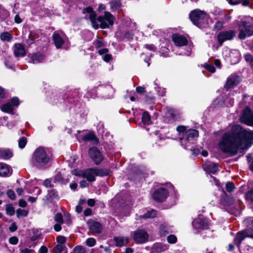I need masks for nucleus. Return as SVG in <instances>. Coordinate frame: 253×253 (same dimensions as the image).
I'll return each instance as SVG.
<instances>
[{
    "label": "nucleus",
    "instance_id": "obj_31",
    "mask_svg": "<svg viewBox=\"0 0 253 253\" xmlns=\"http://www.w3.org/2000/svg\"><path fill=\"white\" fill-rule=\"evenodd\" d=\"M66 248L64 245H57L54 248L55 253H67Z\"/></svg>",
    "mask_w": 253,
    "mask_h": 253
},
{
    "label": "nucleus",
    "instance_id": "obj_27",
    "mask_svg": "<svg viewBox=\"0 0 253 253\" xmlns=\"http://www.w3.org/2000/svg\"><path fill=\"white\" fill-rule=\"evenodd\" d=\"M12 38V35L8 32H3L0 35V39L3 42H10Z\"/></svg>",
    "mask_w": 253,
    "mask_h": 253
},
{
    "label": "nucleus",
    "instance_id": "obj_36",
    "mask_svg": "<svg viewBox=\"0 0 253 253\" xmlns=\"http://www.w3.org/2000/svg\"><path fill=\"white\" fill-rule=\"evenodd\" d=\"M96 243V240L93 238H88L85 241L86 245L89 247H93Z\"/></svg>",
    "mask_w": 253,
    "mask_h": 253
},
{
    "label": "nucleus",
    "instance_id": "obj_35",
    "mask_svg": "<svg viewBox=\"0 0 253 253\" xmlns=\"http://www.w3.org/2000/svg\"><path fill=\"white\" fill-rule=\"evenodd\" d=\"M74 253H86V248L82 246H77L74 249Z\"/></svg>",
    "mask_w": 253,
    "mask_h": 253
},
{
    "label": "nucleus",
    "instance_id": "obj_61",
    "mask_svg": "<svg viewBox=\"0 0 253 253\" xmlns=\"http://www.w3.org/2000/svg\"><path fill=\"white\" fill-rule=\"evenodd\" d=\"M60 223H56L54 226V229L56 231H60L61 229V226Z\"/></svg>",
    "mask_w": 253,
    "mask_h": 253
},
{
    "label": "nucleus",
    "instance_id": "obj_18",
    "mask_svg": "<svg viewBox=\"0 0 253 253\" xmlns=\"http://www.w3.org/2000/svg\"><path fill=\"white\" fill-rule=\"evenodd\" d=\"M171 39L174 44L177 46H184L186 45L188 42L187 39L186 37L178 34H172Z\"/></svg>",
    "mask_w": 253,
    "mask_h": 253
},
{
    "label": "nucleus",
    "instance_id": "obj_33",
    "mask_svg": "<svg viewBox=\"0 0 253 253\" xmlns=\"http://www.w3.org/2000/svg\"><path fill=\"white\" fill-rule=\"evenodd\" d=\"M157 214V211L154 210H152L151 211H149L142 216V217L145 218H154L156 216Z\"/></svg>",
    "mask_w": 253,
    "mask_h": 253
},
{
    "label": "nucleus",
    "instance_id": "obj_7",
    "mask_svg": "<svg viewBox=\"0 0 253 253\" xmlns=\"http://www.w3.org/2000/svg\"><path fill=\"white\" fill-rule=\"evenodd\" d=\"M114 17L109 12L105 11L103 16H99L96 18L97 22H99L100 26L102 29L109 28L114 24Z\"/></svg>",
    "mask_w": 253,
    "mask_h": 253
},
{
    "label": "nucleus",
    "instance_id": "obj_24",
    "mask_svg": "<svg viewBox=\"0 0 253 253\" xmlns=\"http://www.w3.org/2000/svg\"><path fill=\"white\" fill-rule=\"evenodd\" d=\"M83 140L85 142H91L92 144H97L98 142V139L96 137L95 134L92 132H89L83 137Z\"/></svg>",
    "mask_w": 253,
    "mask_h": 253
},
{
    "label": "nucleus",
    "instance_id": "obj_58",
    "mask_svg": "<svg viewBox=\"0 0 253 253\" xmlns=\"http://www.w3.org/2000/svg\"><path fill=\"white\" fill-rule=\"evenodd\" d=\"M88 183L84 180H83L81 181L80 182V186L82 188L86 187L88 186Z\"/></svg>",
    "mask_w": 253,
    "mask_h": 253
},
{
    "label": "nucleus",
    "instance_id": "obj_42",
    "mask_svg": "<svg viewBox=\"0 0 253 253\" xmlns=\"http://www.w3.org/2000/svg\"><path fill=\"white\" fill-rule=\"evenodd\" d=\"M160 231L161 234L164 235L168 234L169 232H170L169 229L167 225L166 224H163L161 226Z\"/></svg>",
    "mask_w": 253,
    "mask_h": 253
},
{
    "label": "nucleus",
    "instance_id": "obj_23",
    "mask_svg": "<svg viewBox=\"0 0 253 253\" xmlns=\"http://www.w3.org/2000/svg\"><path fill=\"white\" fill-rule=\"evenodd\" d=\"M204 169L207 171L215 174L218 170V165L210 162L206 163L204 165Z\"/></svg>",
    "mask_w": 253,
    "mask_h": 253
},
{
    "label": "nucleus",
    "instance_id": "obj_47",
    "mask_svg": "<svg viewBox=\"0 0 253 253\" xmlns=\"http://www.w3.org/2000/svg\"><path fill=\"white\" fill-rule=\"evenodd\" d=\"M204 67L209 72L213 73L215 72V69L214 67L211 64H205L204 65Z\"/></svg>",
    "mask_w": 253,
    "mask_h": 253
},
{
    "label": "nucleus",
    "instance_id": "obj_25",
    "mask_svg": "<svg viewBox=\"0 0 253 253\" xmlns=\"http://www.w3.org/2000/svg\"><path fill=\"white\" fill-rule=\"evenodd\" d=\"M13 156L12 152L8 149L0 148V158L7 160Z\"/></svg>",
    "mask_w": 253,
    "mask_h": 253
},
{
    "label": "nucleus",
    "instance_id": "obj_34",
    "mask_svg": "<svg viewBox=\"0 0 253 253\" xmlns=\"http://www.w3.org/2000/svg\"><path fill=\"white\" fill-rule=\"evenodd\" d=\"M6 212L7 214L12 216L14 214L15 211L14 208L11 205L7 204L5 207Z\"/></svg>",
    "mask_w": 253,
    "mask_h": 253
},
{
    "label": "nucleus",
    "instance_id": "obj_38",
    "mask_svg": "<svg viewBox=\"0 0 253 253\" xmlns=\"http://www.w3.org/2000/svg\"><path fill=\"white\" fill-rule=\"evenodd\" d=\"M246 61L249 63L252 67L253 68V56L250 54H246L245 55Z\"/></svg>",
    "mask_w": 253,
    "mask_h": 253
},
{
    "label": "nucleus",
    "instance_id": "obj_6",
    "mask_svg": "<svg viewBox=\"0 0 253 253\" xmlns=\"http://www.w3.org/2000/svg\"><path fill=\"white\" fill-rule=\"evenodd\" d=\"M239 38L244 40L247 37L253 36V25L247 21H240L238 24Z\"/></svg>",
    "mask_w": 253,
    "mask_h": 253
},
{
    "label": "nucleus",
    "instance_id": "obj_32",
    "mask_svg": "<svg viewBox=\"0 0 253 253\" xmlns=\"http://www.w3.org/2000/svg\"><path fill=\"white\" fill-rule=\"evenodd\" d=\"M142 121L145 125H149L151 124V118L148 112L143 113L142 117Z\"/></svg>",
    "mask_w": 253,
    "mask_h": 253
},
{
    "label": "nucleus",
    "instance_id": "obj_9",
    "mask_svg": "<svg viewBox=\"0 0 253 253\" xmlns=\"http://www.w3.org/2000/svg\"><path fill=\"white\" fill-rule=\"evenodd\" d=\"M52 37L53 42L57 48H61L67 39L65 34L60 31L54 32Z\"/></svg>",
    "mask_w": 253,
    "mask_h": 253
},
{
    "label": "nucleus",
    "instance_id": "obj_17",
    "mask_svg": "<svg viewBox=\"0 0 253 253\" xmlns=\"http://www.w3.org/2000/svg\"><path fill=\"white\" fill-rule=\"evenodd\" d=\"M241 81L240 76L236 74L230 75L227 79L225 87L227 89L234 87L237 85Z\"/></svg>",
    "mask_w": 253,
    "mask_h": 253
},
{
    "label": "nucleus",
    "instance_id": "obj_14",
    "mask_svg": "<svg viewBox=\"0 0 253 253\" xmlns=\"http://www.w3.org/2000/svg\"><path fill=\"white\" fill-rule=\"evenodd\" d=\"M133 238L136 243L142 244L148 241V234L145 230L138 229L134 232Z\"/></svg>",
    "mask_w": 253,
    "mask_h": 253
},
{
    "label": "nucleus",
    "instance_id": "obj_39",
    "mask_svg": "<svg viewBox=\"0 0 253 253\" xmlns=\"http://www.w3.org/2000/svg\"><path fill=\"white\" fill-rule=\"evenodd\" d=\"M27 143V139L25 137H21L18 141V146L21 149L25 147Z\"/></svg>",
    "mask_w": 253,
    "mask_h": 253
},
{
    "label": "nucleus",
    "instance_id": "obj_1",
    "mask_svg": "<svg viewBox=\"0 0 253 253\" xmlns=\"http://www.w3.org/2000/svg\"><path fill=\"white\" fill-rule=\"evenodd\" d=\"M253 144V131H248L240 125L233 126L231 130L224 133L218 143L219 148L224 153L234 156Z\"/></svg>",
    "mask_w": 253,
    "mask_h": 253
},
{
    "label": "nucleus",
    "instance_id": "obj_26",
    "mask_svg": "<svg viewBox=\"0 0 253 253\" xmlns=\"http://www.w3.org/2000/svg\"><path fill=\"white\" fill-rule=\"evenodd\" d=\"M10 173V169L9 166L5 164L1 163L0 164V176H8Z\"/></svg>",
    "mask_w": 253,
    "mask_h": 253
},
{
    "label": "nucleus",
    "instance_id": "obj_64",
    "mask_svg": "<svg viewBox=\"0 0 253 253\" xmlns=\"http://www.w3.org/2000/svg\"><path fill=\"white\" fill-rule=\"evenodd\" d=\"M40 253H47V248L45 246H42L40 249Z\"/></svg>",
    "mask_w": 253,
    "mask_h": 253
},
{
    "label": "nucleus",
    "instance_id": "obj_45",
    "mask_svg": "<svg viewBox=\"0 0 253 253\" xmlns=\"http://www.w3.org/2000/svg\"><path fill=\"white\" fill-rule=\"evenodd\" d=\"M168 242L170 244L175 243L177 241V238L174 235H170L167 237Z\"/></svg>",
    "mask_w": 253,
    "mask_h": 253
},
{
    "label": "nucleus",
    "instance_id": "obj_37",
    "mask_svg": "<svg viewBox=\"0 0 253 253\" xmlns=\"http://www.w3.org/2000/svg\"><path fill=\"white\" fill-rule=\"evenodd\" d=\"M225 188L227 192H232L235 189V187L233 183L228 182L226 184Z\"/></svg>",
    "mask_w": 253,
    "mask_h": 253
},
{
    "label": "nucleus",
    "instance_id": "obj_8",
    "mask_svg": "<svg viewBox=\"0 0 253 253\" xmlns=\"http://www.w3.org/2000/svg\"><path fill=\"white\" fill-rule=\"evenodd\" d=\"M184 136L181 139L182 145H185V148L188 149L190 144L194 143L195 138L199 135L198 131L196 129H189L184 134Z\"/></svg>",
    "mask_w": 253,
    "mask_h": 253
},
{
    "label": "nucleus",
    "instance_id": "obj_11",
    "mask_svg": "<svg viewBox=\"0 0 253 253\" xmlns=\"http://www.w3.org/2000/svg\"><path fill=\"white\" fill-rule=\"evenodd\" d=\"M83 13L88 14V15L85 16V18L86 19L88 18L90 20L93 28L97 29L99 28V24L96 21V14L91 7L88 6L84 8L83 10Z\"/></svg>",
    "mask_w": 253,
    "mask_h": 253
},
{
    "label": "nucleus",
    "instance_id": "obj_43",
    "mask_svg": "<svg viewBox=\"0 0 253 253\" xmlns=\"http://www.w3.org/2000/svg\"><path fill=\"white\" fill-rule=\"evenodd\" d=\"M54 220L58 223L62 224L63 223V216L61 213H57L54 216Z\"/></svg>",
    "mask_w": 253,
    "mask_h": 253
},
{
    "label": "nucleus",
    "instance_id": "obj_60",
    "mask_svg": "<svg viewBox=\"0 0 253 253\" xmlns=\"http://www.w3.org/2000/svg\"><path fill=\"white\" fill-rule=\"evenodd\" d=\"M19 205L21 207L24 208L26 207L27 203L26 201L24 200L23 199H21L19 201Z\"/></svg>",
    "mask_w": 253,
    "mask_h": 253
},
{
    "label": "nucleus",
    "instance_id": "obj_59",
    "mask_svg": "<svg viewBox=\"0 0 253 253\" xmlns=\"http://www.w3.org/2000/svg\"><path fill=\"white\" fill-rule=\"evenodd\" d=\"M145 47L150 50L154 51L156 49V47L154 44H145Z\"/></svg>",
    "mask_w": 253,
    "mask_h": 253
},
{
    "label": "nucleus",
    "instance_id": "obj_16",
    "mask_svg": "<svg viewBox=\"0 0 253 253\" xmlns=\"http://www.w3.org/2000/svg\"><path fill=\"white\" fill-rule=\"evenodd\" d=\"M168 194L167 189L163 188H159L154 192L153 198L156 201L162 202L167 199Z\"/></svg>",
    "mask_w": 253,
    "mask_h": 253
},
{
    "label": "nucleus",
    "instance_id": "obj_53",
    "mask_svg": "<svg viewBox=\"0 0 253 253\" xmlns=\"http://www.w3.org/2000/svg\"><path fill=\"white\" fill-rule=\"evenodd\" d=\"M20 251L21 253H35L34 250L28 248L20 249Z\"/></svg>",
    "mask_w": 253,
    "mask_h": 253
},
{
    "label": "nucleus",
    "instance_id": "obj_48",
    "mask_svg": "<svg viewBox=\"0 0 253 253\" xmlns=\"http://www.w3.org/2000/svg\"><path fill=\"white\" fill-rule=\"evenodd\" d=\"M28 213V211L24 210L19 209L17 211V215L18 217L21 215L26 216Z\"/></svg>",
    "mask_w": 253,
    "mask_h": 253
},
{
    "label": "nucleus",
    "instance_id": "obj_5",
    "mask_svg": "<svg viewBox=\"0 0 253 253\" xmlns=\"http://www.w3.org/2000/svg\"><path fill=\"white\" fill-rule=\"evenodd\" d=\"M189 17L193 23L199 27L207 22L208 15L204 11L195 9L192 11Z\"/></svg>",
    "mask_w": 253,
    "mask_h": 253
},
{
    "label": "nucleus",
    "instance_id": "obj_63",
    "mask_svg": "<svg viewBox=\"0 0 253 253\" xmlns=\"http://www.w3.org/2000/svg\"><path fill=\"white\" fill-rule=\"evenodd\" d=\"M95 200L93 199H89L87 201V204L88 206L92 207L95 205Z\"/></svg>",
    "mask_w": 253,
    "mask_h": 253
},
{
    "label": "nucleus",
    "instance_id": "obj_4",
    "mask_svg": "<svg viewBox=\"0 0 253 253\" xmlns=\"http://www.w3.org/2000/svg\"><path fill=\"white\" fill-rule=\"evenodd\" d=\"M244 222L248 228L240 231L236 234L234 239V243L238 247H240L242 241L246 237L253 238V217L246 218Z\"/></svg>",
    "mask_w": 253,
    "mask_h": 253
},
{
    "label": "nucleus",
    "instance_id": "obj_30",
    "mask_svg": "<svg viewBox=\"0 0 253 253\" xmlns=\"http://www.w3.org/2000/svg\"><path fill=\"white\" fill-rule=\"evenodd\" d=\"M1 110L4 112L11 113L13 112V108L12 105L10 103L8 102L1 106Z\"/></svg>",
    "mask_w": 253,
    "mask_h": 253
},
{
    "label": "nucleus",
    "instance_id": "obj_13",
    "mask_svg": "<svg viewBox=\"0 0 253 253\" xmlns=\"http://www.w3.org/2000/svg\"><path fill=\"white\" fill-rule=\"evenodd\" d=\"M88 155L96 165H99L103 160L101 153L96 147H93L89 149Z\"/></svg>",
    "mask_w": 253,
    "mask_h": 253
},
{
    "label": "nucleus",
    "instance_id": "obj_62",
    "mask_svg": "<svg viewBox=\"0 0 253 253\" xmlns=\"http://www.w3.org/2000/svg\"><path fill=\"white\" fill-rule=\"evenodd\" d=\"M14 21L16 23H20L22 22V20L20 17L19 15L18 14H16L14 18Z\"/></svg>",
    "mask_w": 253,
    "mask_h": 253
},
{
    "label": "nucleus",
    "instance_id": "obj_55",
    "mask_svg": "<svg viewBox=\"0 0 253 253\" xmlns=\"http://www.w3.org/2000/svg\"><path fill=\"white\" fill-rule=\"evenodd\" d=\"M9 229L11 232H14L17 229V227L15 222L11 224L10 226L9 227Z\"/></svg>",
    "mask_w": 253,
    "mask_h": 253
},
{
    "label": "nucleus",
    "instance_id": "obj_40",
    "mask_svg": "<svg viewBox=\"0 0 253 253\" xmlns=\"http://www.w3.org/2000/svg\"><path fill=\"white\" fill-rule=\"evenodd\" d=\"M245 198L247 201L253 202V188L246 194Z\"/></svg>",
    "mask_w": 253,
    "mask_h": 253
},
{
    "label": "nucleus",
    "instance_id": "obj_19",
    "mask_svg": "<svg viewBox=\"0 0 253 253\" xmlns=\"http://www.w3.org/2000/svg\"><path fill=\"white\" fill-rule=\"evenodd\" d=\"M14 54L16 57H23L26 54L24 46L21 43H15L14 45Z\"/></svg>",
    "mask_w": 253,
    "mask_h": 253
},
{
    "label": "nucleus",
    "instance_id": "obj_49",
    "mask_svg": "<svg viewBox=\"0 0 253 253\" xmlns=\"http://www.w3.org/2000/svg\"><path fill=\"white\" fill-rule=\"evenodd\" d=\"M8 197L11 200H14L15 198V194L13 191L12 190H8L7 192Z\"/></svg>",
    "mask_w": 253,
    "mask_h": 253
},
{
    "label": "nucleus",
    "instance_id": "obj_46",
    "mask_svg": "<svg viewBox=\"0 0 253 253\" xmlns=\"http://www.w3.org/2000/svg\"><path fill=\"white\" fill-rule=\"evenodd\" d=\"M56 241L59 243L58 245H64L66 242V238L64 236H59L57 237Z\"/></svg>",
    "mask_w": 253,
    "mask_h": 253
},
{
    "label": "nucleus",
    "instance_id": "obj_28",
    "mask_svg": "<svg viewBox=\"0 0 253 253\" xmlns=\"http://www.w3.org/2000/svg\"><path fill=\"white\" fill-rule=\"evenodd\" d=\"M111 9L113 11L119 10L121 6V3L120 1L114 0L109 2Z\"/></svg>",
    "mask_w": 253,
    "mask_h": 253
},
{
    "label": "nucleus",
    "instance_id": "obj_29",
    "mask_svg": "<svg viewBox=\"0 0 253 253\" xmlns=\"http://www.w3.org/2000/svg\"><path fill=\"white\" fill-rule=\"evenodd\" d=\"M123 25L126 27L130 28L132 30H135L136 28L135 23H132L129 18H126L123 21Z\"/></svg>",
    "mask_w": 253,
    "mask_h": 253
},
{
    "label": "nucleus",
    "instance_id": "obj_56",
    "mask_svg": "<svg viewBox=\"0 0 253 253\" xmlns=\"http://www.w3.org/2000/svg\"><path fill=\"white\" fill-rule=\"evenodd\" d=\"M136 91H137V93L141 94V93H144L145 91V90L144 87L141 86H139L136 87Z\"/></svg>",
    "mask_w": 253,
    "mask_h": 253
},
{
    "label": "nucleus",
    "instance_id": "obj_52",
    "mask_svg": "<svg viewBox=\"0 0 253 253\" xmlns=\"http://www.w3.org/2000/svg\"><path fill=\"white\" fill-rule=\"evenodd\" d=\"M223 26V23L220 21H217L214 25V29L217 30H220Z\"/></svg>",
    "mask_w": 253,
    "mask_h": 253
},
{
    "label": "nucleus",
    "instance_id": "obj_12",
    "mask_svg": "<svg viewBox=\"0 0 253 253\" xmlns=\"http://www.w3.org/2000/svg\"><path fill=\"white\" fill-rule=\"evenodd\" d=\"M241 122L248 126H253V112L249 107H246L240 117Z\"/></svg>",
    "mask_w": 253,
    "mask_h": 253
},
{
    "label": "nucleus",
    "instance_id": "obj_51",
    "mask_svg": "<svg viewBox=\"0 0 253 253\" xmlns=\"http://www.w3.org/2000/svg\"><path fill=\"white\" fill-rule=\"evenodd\" d=\"M102 58L105 62H108L112 59V55L109 54H105L102 56Z\"/></svg>",
    "mask_w": 253,
    "mask_h": 253
},
{
    "label": "nucleus",
    "instance_id": "obj_22",
    "mask_svg": "<svg viewBox=\"0 0 253 253\" xmlns=\"http://www.w3.org/2000/svg\"><path fill=\"white\" fill-rule=\"evenodd\" d=\"M114 240L117 247H123L127 245L129 241V238L127 237L119 236L114 238Z\"/></svg>",
    "mask_w": 253,
    "mask_h": 253
},
{
    "label": "nucleus",
    "instance_id": "obj_3",
    "mask_svg": "<svg viewBox=\"0 0 253 253\" xmlns=\"http://www.w3.org/2000/svg\"><path fill=\"white\" fill-rule=\"evenodd\" d=\"M109 172L107 170L98 169H87L84 170H79L74 173L75 175L86 178L89 182H93L95 180V176H103L107 175Z\"/></svg>",
    "mask_w": 253,
    "mask_h": 253
},
{
    "label": "nucleus",
    "instance_id": "obj_21",
    "mask_svg": "<svg viewBox=\"0 0 253 253\" xmlns=\"http://www.w3.org/2000/svg\"><path fill=\"white\" fill-rule=\"evenodd\" d=\"M89 230L94 233H100L101 232L102 227L101 224L96 221H91L88 223Z\"/></svg>",
    "mask_w": 253,
    "mask_h": 253
},
{
    "label": "nucleus",
    "instance_id": "obj_2",
    "mask_svg": "<svg viewBox=\"0 0 253 253\" xmlns=\"http://www.w3.org/2000/svg\"><path fill=\"white\" fill-rule=\"evenodd\" d=\"M52 155L48 148L39 147L32 154L31 163L32 165L40 169H45L50 166Z\"/></svg>",
    "mask_w": 253,
    "mask_h": 253
},
{
    "label": "nucleus",
    "instance_id": "obj_50",
    "mask_svg": "<svg viewBox=\"0 0 253 253\" xmlns=\"http://www.w3.org/2000/svg\"><path fill=\"white\" fill-rule=\"evenodd\" d=\"M9 243L12 245H16L18 242V239L15 236L10 237L9 239Z\"/></svg>",
    "mask_w": 253,
    "mask_h": 253
},
{
    "label": "nucleus",
    "instance_id": "obj_15",
    "mask_svg": "<svg viewBox=\"0 0 253 253\" xmlns=\"http://www.w3.org/2000/svg\"><path fill=\"white\" fill-rule=\"evenodd\" d=\"M235 36V32L233 30L225 31L220 32L217 35L218 41L220 45L227 40H231Z\"/></svg>",
    "mask_w": 253,
    "mask_h": 253
},
{
    "label": "nucleus",
    "instance_id": "obj_44",
    "mask_svg": "<svg viewBox=\"0 0 253 253\" xmlns=\"http://www.w3.org/2000/svg\"><path fill=\"white\" fill-rule=\"evenodd\" d=\"M124 37L126 39L130 41L133 39V34L130 31H125L124 33Z\"/></svg>",
    "mask_w": 253,
    "mask_h": 253
},
{
    "label": "nucleus",
    "instance_id": "obj_41",
    "mask_svg": "<svg viewBox=\"0 0 253 253\" xmlns=\"http://www.w3.org/2000/svg\"><path fill=\"white\" fill-rule=\"evenodd\" d=\"M54 181L59 183H62L63 181V178L61 172H57L54 176Z\"/></svg>",
    "mask_w": 253,
    "mask_h": 253
},
{
    "label": "nucleus",
    "instance_id": "obj_10",
    "mask_svg": "<svg viewBox=\"0 0 253 253\" xmlns=\"http://www.w3.org/2000/svg\"><path fill=\"white\" fill-rule=\"evenodd\" d=\"M192 225L197 232H200L201 230H207L209 228V221L206 218L203 217H199L195 219Z\"/></svg>",
    "mask_w": 253,
    "mask_h": 253
},
{
    "label": "nucleus",
    "instance_id": "obj_20",
    "mask_svg": "<svg viewBox=\"0 0 253 253\" xmlns=\"http://www.w3.org/2000/svg\"><path fill=\"white\" fill-rule=\"evenodd\" d=\"M30 62L33 64H38L42 62L45 58V56L41 53H34L30 55Z\"/></svg>",
    "mask_w": 253,
    "mask_h": 253
},
{
    "label": "nucleus",
    "instance_id": "obj_54",
    "mask_svg": "<svg viewBox=\"0 0 253 253\" xmlns=\"http://www.w3.org/2000/svg\"><path fill=\"white\" fill-rule=\"evenodd\" d=\"M186 127L184 126H178L176 127L177 131L180 132H186Z\"/></svg>",
    "mask_w": 253,
    "mask_h": 253
},
{
    "label": "nucleus",
    "instance_id": "obj_57",
    "mask_svg": "<svg viewBox=\"0 0 253 253\" xmlns=\"http://www.w3.org/2000/svg\"><path fill=\"white\" fill-rule=\"evenodd\" d=\"M11 102L13 105L17 106L19 103V99L17 97H13L11 100Z\"/></svg>",
    "mask_w": 253,
    "mask_h": 253
}]
</instances>
